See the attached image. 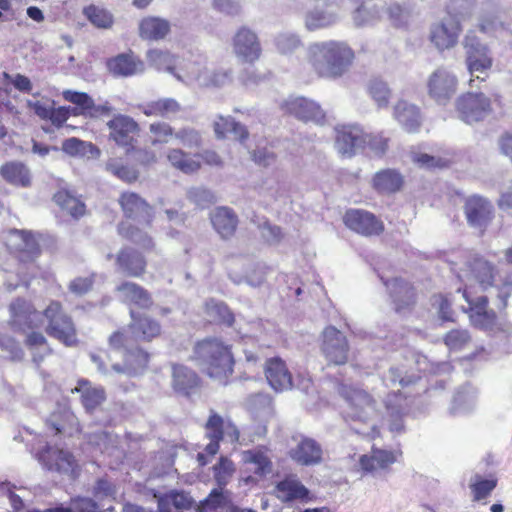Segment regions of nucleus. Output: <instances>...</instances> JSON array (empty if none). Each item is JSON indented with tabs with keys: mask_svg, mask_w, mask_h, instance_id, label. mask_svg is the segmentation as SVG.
<instances>
[{
	"mask_svg": "<svg viewBox=\"0 0 512 512\" xmlns=\"http://www.w3.org/2000/svg\"><path fill=\"white\" fill-rule=\"evenodd\" d=\"M191 360L205 376L224 386L230 383L235 372L233 345L218 336L197 340L193 345Z\"/></svg>",
	"mask_w": 512,
	"mask_h": 512,
	"instance_id": "obj_2",
	"label": "nucleus"
},
{
	"mask_svg": "<svg viewBox=\"0 0 512 512\" xmlns=\"http://www.w3.org/2000/svg\"><path fill=\"white\" fill-rule=\"evenodd\" d=\"M251 158L257 165L268 167L276 162L277 155L267 148H258L251 153Z\"/></svg>",
	"mask_w": 512,
	"mask_h": 512,
	"instance_id": "obj_61",
	"label": "nucleus"
},
{
	"mask_svg": "<svg viewBox=\"0 0 512 512\" xmlns=\"http://www.w3.org/2000/svg\"><path fill=\"white\" fill-rule=\"evenodd\" d=\"M273 495L282 504L308 503L314 499L310 490L293 474L286 475L276 482Z\"/></svg>",
	"mask_w": 512,
	"mask_h": 512,
	"instance_id": "obj_24",
	"label": "nucleus"
},
{
	"mask_svg": "<svg viewBox=\"0 0 512 512\" xmlns=\"http://www.w3.org/2000/svg\"><path fill=\"white\" fill-rule=\"evenodd\" d=\"M115 291L124 303L140 309L148 310L154 304L151 293L136 282L123 281L115 287Z\"/></svg>",
	"mask_w": 512,
	"mask_h": 512,
	"instance_id": "obj_34",
	"label": "nucleus"
},
{
	"mask_svg": "<svg viewBox=\"0 0 512 512\" xmlns=\"http://www.w3.org/2000/svg\"><path fill=\"white\" fill-rule=\"evenodd\" d=\"M205 436L210 442L205 446L204 452L197 454V461L200 466H206L211 458H213L220 449V442L224 437H228L230 442H238L240 432L238 428L231 422L225 421L216 412L212 411L205 424Z\"/></svg>",
	"mask_w": 512,
	"mask_h": 512,
	"instance_id": "obj_10",
	"label": "nucleus"
},
{
	"mask_svg": "<svg viewBox=\"0 0 512 512\" xmlns=\"http://www.w3.org/2000/svg\"><path fill=\"white\" fill-rule=\"evenodd\" d=\"M149 142L152 147L169 144L175 135V128L165 121H155L149 124Z\"/></svg>",
	"mask_w": 512,
	"mask_h": 512,
	"instance_id": "obj_46",
	"label": "nucleus"
},
{
	"mask_svg": "<svg viewBox=\"0 0 512 512\" xmlns=\"http://www.w3.org/2000/svg\"><path fill=\"white\" fill-rule=\"evenodd\" d=\"M463 212L469 226L486 231L495 217L492 202L484 196L473 194L464 199Z\"/></svg>",
	"mask_w": 512,
	"mask_h": 512,
	"instance_id": "obj_17",
	"label": "nucleus"
},
{
	"mask_svg": "<svg viewBox=\"0 0 512 512\" xmlns=\"http://www.w3.org/2000/svg\"><path fill=\"white\" fill-rule=\"evenodd\" d=\"M458 78L445 67H438L427 80V93L439 105H446L458 90Z\"/></svg>",
	"mask_w": 512,
	"mask_h": 512,
	"instance_id": "obj_15",
	"label": "nucleus"
},
{
	"mask_svg": "<svg viewBox=\"0 0 512 512\" xmlns=\"http://www.w3.org/2000/svg\"><path fill=\"white\" fill-rule=\"evenodd\" d=\"M354 58V51L346 43L324 41L310 45L307 64L315 77L335 80L349 70Z\"/></svg>",
	"mask_w": 512,
	"mask_h": 512,
	"instance_id": "obj_5",
	"label": "nucleus"
},
{
	"mask_svg": "<svg viewBox=\"0 0 512 512\" xmlns=\"http://www.w3.org/2000/svg\"><path fill=\"white\" fill-rule=\"evenodd\" d=\"M9 326L16 332L25 334L24 345L33 350L48 346V340L39 330V312L34 303L25 297H16L8 305Z\"/></svg>",
	"mask_w": 512,
	"mask_h": 512,
	"instance_id": "obj_7",
	"label": "nucleus"
},
{
	"mask_svg": "<svg viewBox=\"0 0 512 512\" xmlns=\"http://www.w3.org/2000/svg\"><path fill=\"white\" fill-rule=\"evenodd\" d=\"M335 15L320 10H313L306 14L305 26L308 30L314 31L333 24Z\"/></svg>",
	"mask_w": 512,
	"mask_h": 512,
	"instance_id": "obj_54",
	"label": "nucleus"
},
{
	"mask_svg": "<svg viewBox=\"0 0 512 512\" xmlns=\"http://www.w3.org/2000/svg\"><path fill=\"white\" fill-rule=\"evenodd\" d=\"M288 455L300 466H315L323 461L321 444L307 436H301L297 444L289 450Z\"/></svg>",
	"mask_w": 512,
	"mask_h": 512,
	"instance_id": "obj_30",
	"label": "nucleus"
},
{
	"mask_svg": "<svg viewBox=\"0 0 512 512\" xmlns=\"http://www.w3.org/2000/svg\"><path fill=\"white\" fill-rule=\"evenodd\" d=\"M263 372L268 385L276 393L293 389V374L286 361L280 356L267 358L263 366Z\"/></svg>",
	"mask_w": 512,
	"mask_h": 512,
	"instance_id": "obj_22",
	"label": "nucleus"
},
{
	"mask_svg": "<svg viewBox=\"0 0 512 512\" xmlns=\"http://www.w3.org/2000/svg\"><path fill=\"white\" fill-rule=\"evenodd\" d=\"M386 285L390 289L395 312L398 314L411 312L417 301V292L414 285L402 278H394Z\"/></svg>",
	"mask_w": 512,
	"mask_h": 512,
	"instance_id": "obj_28",
	"label": "nucleus"
},
{
	"mask_svg": "<svg viewBox=\"0 0 512 512\" xmlns=\"http://www.w3.org/2000/svg\"><path fill=\"white\" fill-rule=\"evenodd\" d=\"M502 97L494 94L493 98L483 92L467 91L455 101V110L459 118L467 124L483 121L493 112V103L501 105Z\"/></svg>",
	"mask_w": 512,
	"mask_h": 512,
	"instance_id": "obj_11",
	"label": "nucleus"
},
{
	"mask_svg": "<svg viewBox=\"0 0 512 512\" xmlns=\"http://www.w3.org/2000/svg\"><path fill=\"white\" fill-rule=\"evenodd\" d=\"M404 186L402 174L391 168L381 169L371 178V187L379 195H392Z\"/></svg>",
	"mask_w": 512,
	"mask_h": 512,
	"instance_id": "obj_35",
	"label": "nucleus"
},
{
	"mask_svg": "<svg viewBox=\"0 0 512 512\" xmlns=\"http://www.w3.org/2000/svg\"><path fill=\"white\" fill-rule=\"evenodd\" d=\"M391 139L384 132H365V148H368L373 156L382 158L389 150Z\"/></svg>",
	"mask_w": 512,
	"mask_h": 512,
	"instance_id": "obj_51",
	"label": "nucleus"
},
{
	"mask_svg": "<svg viewBox=\"0 0 512 512\" xmlns=\"http://www.w3.org/2000/svg\"><path fill=\"white\" fill-rule=\"evenodd\" d=\"M8 246L14 257L23 264L34 263L42 252L37 235L29 230L11 229Z\"/></svg>",
	"mask_w": 512,
	"mask_h": 512,
	"instance_id": "obj_16",
	"label": "nucleus"
},
{
	"mask_svg": "<svg viewBox=\"0 0 512 512\" xmlns=\"http://www.w3.org/2000/svg\"><path fill=\"white\" fill-rule=\"evenodd\" d=\"M167 161L176 170L187 174H195L203 165L219 167L223 164L220 155L210 149L190 153L182 148H171L166 154Z\"/></svg>",
	"mask_w": 512,
	"mask_h": 512,
	"instance_id": "obj_12",
	"label": "nucleus"
},
{
	"mask_svg": "<svg viewBox=\"0 0 512 512\" xmlns=\"http://www.w3.org/2000/svg\"><path fill=\"white\" fill-rule=\"evenodd\" d=\"M118 204L123 214V220L117 225L118 234L126 240L141 244L146 251H153V238L142 232V228H150L153 224L155 212L152 205L133 191L121 192Z\"/></svg>",
	"mask_w": 512,
	"mask_h": 512,
	"instance_id": "obj_3",
	"label": "nucleus"
},
{
	"mask_svg": "<svg viewBox=\"0 0 512 512\" xmlns=\"http://www.w3.org/2000/svg\"><path fill=\"white\" fill-rule=\"evenodd\" d=\"M53 200L59 207L66 210L73 218H80L86 213L85 204L66 189L58 190L54 194Z\"/></svg>",
	"mask_w": 512,
	"mask_h": 512,
	"instance_id": "obj_45",
	"label": "nucleus"
},
{
	"mask_svg": "<svg viewBox=\"0 0 512 512\" xmlns=\"http://www.w3.org/2000/svg\"><path fill=\"white\" fill-rule=\"evenodd\" d=\"M83 14L89 22L97 28L109 29L113 26L114 17L112 13L104 7L90 4L84 7Z\"/></svg>",
	"mask_w": 512,
	"mask_h": 512,
	"instance_id": "obj_49",
	"label": "nucleus"
},
{
	"mask_svg": "<svg viewBox=\"0 0 512 512\" xmlns=\"http://www.w3.org/2000/svg\"><path fill=\"white\" fill-rule=\"evenodd\" d=\"M461 32V23L456 19H449L434 23L430 28L429 39L442 52L456 46Z\"/></svg>",
	"mask_w": 512,
	"mask_h": 512,
	"instance_id": "obj_27",
	"label": "nucleus"
},
{
	"mask_svg": "<svg viewBox=\"0 0 512 512\" xmlns=\"http://www.w3.org/2000/svg\"><path fill=\"white\" fill-rule=\"evenodd\" d=\"M368 91L379 107H386L388 105L391 91L385 82L380 79H372L369 82Z\"/></svg>",
	"mask_w": 512,
	"mask_h": 512,
	"instance_id": "obj_55",
	"label": "nucleus"
},
{
	"mask_svg": "<svg viewBox=\"0 0 512 512\" xmlns=\"http://www.w3.org/2000/svg\"><path fill=\"white\" fill-rule=\"evenodd\" d=\"M171 30L167 19L157 16H145L139 21V37L147 41H159L164 39Z\"/></svg>",
	"mask_w": 512,
	"mask_h": 512,
	"instance_id": "obj_38",
	"label": "nucleus"
},
{
	"mask_svg": "<svg viewBox=\"0 0 512 512\" xmlns=\"http://www.w3.org/2000/svg\"><path fill=\"white\" fill-rule=\"evenodd\" d=\"M459 291H462V295L468 303V308L465 312L468 314L470 322L474 327L481 330H492L498 325V313L502 314L503 311L500 312L498 310L497 312L490 308L487 296L471 298L466 288L459 289Z\"/></svg>",
	"mask_w": 512,
	"mask_h": 512,
	"instance_id": "obj_14",
	"label": "nucleus"
},
{
	"mask_svg": "<svg viewBox=\"0 0 512 512\" xmlns=\"http://www.w3.org/2000/svg\"><path fill=\"white\" fill-rule=\"evenodd\" d=\"M401 456V452L386 450L372 446L369 454L361 455L359 465L363 472L374 474L387 471Z\"/></svg>",
	"mask_w": 512,
	"mask_h": 512,
	"instance_id": "obj_33",
	"label": "nucleus"
},
{
	"mask_svg": "<svg viewBox=\"0 0 512 512\" xmlns=\"http://www.w3.org/2000/svg\"><path fill=\"white\" fill-rule=\"evenodd\" d=\"M443 341L450 350H460L470 341V335L467 330L453 329L445 334Z\"/></svg>",
	"mask_w": 512,
	"mask_h": 512,
	"instance_id": "obj_56",
	"label": "nucleus"
},
{
	"mask_svg": "<svg viewBox=\"0 0 512 512\" xmlns=\"http://www.w3.org/2000/svg\"><path fill=\"white\" fill-rule=\"evenodd\" d=\"M141 251L130 247H122L115 256V264L117 269L125 276L131 278H142L147 272V259L144 253L147 252L143 249L141 244Z\"/></svg>",
	"mask_w": 512,
	"mask_h": 512,
	"instance_id": "obj_25",
	"label": "nucleus"
},
{
	"mask_svg": "<svg viewBox=\"0 0 512 512\" xmlns=\"http://www.w3.org/2000/svg\"><path fill=\"white\" fill-rule=\"evenodd\" d=\"M71 393L80 395V403L88 414H93L107 399L104 387L93 385L91 381L85 378L77 380V384L71 389Z\"/></svg>",
	"mask_w": 512,
	"mask_h": 512,
	"instance_id": "obj_31",
	"label": "nucleus"
},
{
	"mask_svg": "<svg viewBox=\"0 0 512 512\" xmlns=\"http://www.w3.org/2000/svg\"><path fill=\"white\" fill-rule=\"evenodd\" d=\"M394 118L407 132H416L422 124L420 109L405 101L399 100L394 106Z\"/></svg>",
	"mask_w": 512,
	"mask_h": 512,
	"instance_id": "obj_39",
	"label": "nucleus"
},
{
	"mask_svg": "<svg viewBox=\"0 0 512 512\" xmlns=\"http://www.w3.org/2000/svg\"><path fill=\"white\" fill-rule=\"evenodd\" d=\"M130 329L142 340L150 342L162 333L160 322L148 315L130 310Z\"/></svg>",
	"mask_w": 512,
	"mask_h": 512,
	"instance_id": "obj_36",
	"label": "nucleus"
},
{
	"mask_svg": "<svg viewBox=\"0 0 512 512\" xmlns=\"http://www.w3.org/2000/svg\"><path fill=\"white\" fill-rule=\"evenodd\" d=\"M2 76L4 80L11 82L15 89L18 91L24 93H30L32 91V82L27 76L16 74L14 77H12L7 72H3Z\"/></svg>",
	"mask_w": 512,
	"mask_h": 512,
	"instance_id": "obj_62",
	"label": "nucleus"
},
{
	"mask_svg": "<svg viewBox=\"0 0 512 512\" xmlns=\"http://www.w3.org/2000/svg\"><path fill=\"white\" fill-rule=\"evenodd\" d=\"M47 426L55 435L67 434L69 436L81 431L80 423L74 413L59 411L53 413L47 420Z\"/></svg>",
	"mask_w": 512,
	"mask_h": 512,
	"instance_id": "obj_42",
	"label": "nucleus"
},
{
	"mask_svg": "<svg viewBox=\"0 0 512 512\" xmlns=\"http://www.w3.org/2000/svg\"><path fill=\"white\" fill-rule=\"evenodd\" d=\"M96 274L91 273L88 276H79L74 278L68 285V289L71 293L82 296L89 293L94 286Z\"/></svg>",
	"mask_w": 512,
	"mask_h": 512,
	"instance_id": "obj_57",
	"label": "nucleus"
},
{
	"mask_svg": "<svg viewBox=\"0 0 512 512\" xmlns=\"http://www.w3.org/2000/svg\"><path fill=\"white\" fill-rule=\"evenodd\" d=\"M343 222L350 230L366 236H378L385 226L375 214L363 209H348L343 215Z\"/></svg>",
	"mask_w": 512,
	"mask_h": 512,
	"instance_id": "obj_21",
	"label": "nucleus"
},
{
	"mask_svg": "<svg viewBox=\"0 0 512 512\" xmlns=\"http://www.w3.org/2000/svg\"><path fill=\"white\" fill-rule=\"evenodd\" d=\"M0 175L9 184L27 188L32 184V177L28 167L18 161L4 163L0 167Z\"/></svg>",
	"mask_w": 512,
	"mask_h": 512,
	"instance_id": "obj_41",
	"label": "nucleus"
},
{
	"mask_svg": "<svg viewBox=\"0 0 512 512\" xmlns=\"http://www.w3.org/2000/svg\"><path fill=\"white\" fill-rule=\"evenodd\" d=\"M105 166L108 172L125 183L132 184L139 178V171L134 166L123 163L121 159L110 158Z\"/></svg>",
	"mask_w": 512,
	"mask_h": 512,
	"instance_id": "obj_47",
	"label": "nucleus"
},
{
	"mask_svg": "<svg viewBox=\"0 0 512 512\" xmlns=\"http://www.w3.org/2000/svg\"><path fill=\"white\" fill-rule=\"evenodd\" d=\"M206 315L211 317L214 322L227 327H232L235 323V315L228 305L222 301L210 298L204 303Z\"/></svg>",
	"mask_w": 512,
	"mask_h": 512,
	"instance_id": "obj_44",
	"label": "nucleus"
},
{
	"mask_svg": "<svg viewBox=\"0 0 512 512\" xmlns=\"http://www.w3.org/2000/svg\"><path fill=\"white\" fill-rule=\"evenodd\" d=\"M235 119L228 116H219L214 122L213 128L218 139H224L230 135L231 130L235 127Z\"/></svg>",
	"mask_w": 512,
	"mask_h": 512,
	"instance_id": "obj_60",
	"label": "nucleus"
},
{
	"mask_svg": "<svg viewBox=\"0 0 512 512\" xmlns=\"http://www.w3.org/2000/svg\"><path fill=\"white\" fill-rule=\"evenodd\" d=\"M130 337L124 329L114 331L108 339L110 347L122 351V363H115L112 369L121 374L135 377L143 374L150 362V354L140 346L128 347Z\"/></svg>",
	"mask_w": 512,
	"mask_h": 512,
	"instance_id": "obj_8",
	"label": "nucleus"
},
{
	"mask_svg": "<svg viewBox=\"0 0 512 512\" xmlns=\"http://www.w3.org/2000/svg\"><path fill=\"white\" fill-rule=\"evenodd\" d=\"M202 384V378L192 368L179 363L171 365V386L176 393L189 397L199 391Z\"/></svg>",
	"mask_w": 512,
	"mask_h": 512,
	"instance_id": "obj_26",
	"label": "nucleus"
},
{
	"mask_svg": "<svg viewBox=\"0 0 512 512\" xmlns=\"http://www.w3.org/2000/svg\"><path fill=\"white\" fill-rule=\"evenodd\" d=\"M339 393L348 403V415L354 420L366 421L376 411V400L363 389L342 384Z\"/></svg>",
	"mask_w": 512,
	"mask_h": 512,
	"instance_id": "obj_18",
	"label": "nucleus"
},
{
	"mask_svg": "<svg viewBox=\"0 0 512 512\" xmlns=\"http://www.w3.org/2000/svg\"><path fill=\"white\" fill-rule=\"evenodd\" d=\"M231 80L230 71L218 70L214 71L206 80V85L209 87H222L229 83Z\"/></svg>",
	"mask_w": 512,
	"mask_h": 512,
	"instance_id": "obj_64",
	"label": "nucleus"
},
{
	"mask_svg": "<svg viewBox=\"0 0 512 512\" xmlns=\"http://www.w3.org/2000/svg\"><path fill=\"white\" fill-rule=\"evenodd\" d=\"M335 148L343 157H353L358 149L365 148L364 129L355 124L337 126L335 128Z\"/></svg>",
	"mask_w": 512,
	"mask_h": 512,
	"instance_id": "obj_23",
	"label": "nucleus"
},
{
	"mask_svg": "<svg viewBox=\"0 0 512 512\" xmlns=\"http://www.w3.org/2000/svg\"><path fill=\"white\" fill-rule=\"evenodd\" d=\"M234 472L235 465L233 461L226 456H221L213 466L214 479L220 489H223L229 483Z\"/></svg>",
	"mask_w": 512,
	"mask_h": 512,
	"instance_id": "obj_53",
	"label": "nucleus"
},
{
	"mask_svg": "<svg viewBox=\"0 0 512 512\" xmlns=\"http://www.w3.org/2000/svg\"><path fill=\"white\" fill-rule=\"evenodd\" d=\"M349 343L345 335L333 326L323 332L322 353L329 366H341L348 362Z\"/></svg>",
	"mask_w": 512,
	"mask_h": 512,
	"instance_id": "obj_19",
	"label": "nucleus"
},
{
	"mask_svg": "<svg viewBox=\"0 0 512 512\" xmlns=\"http://www.w3.org/2000/svg\"><path fill=\"white\" fill-rule=\"evenodd\" d=\"M230 500L223 489H213L203 503L204 510H216L228 506Z\"/></svg>",
	"mask_w": 512,
	"mask_h": 512,
	"instance_id": "obj_58",
	"label": "nucleus"
},
{
	"mask_svg": "<svg viewBox=\"0 0 512 512\" xmlns=\"http://www.w3.org/2000/svg\"><path fill=\"white\" fill-rule=\"evenodd\" d=\"M249 461L257 466L255 473L260 476L264 475L271 468V461L261 452L251 454Z\"/></svg>",
	"mask_w": 512,
	"mask_h": 512,
	"instance_id": "obj_63",
	"label": "nucleus"
},
{
	"mask_svg": "<svg viewBox=\"0 0 512 512\" xmlns=\"http://www.w3.org/2000/svg\"><path fill=\"white\" fill-rule=\"evenodd\" d=\"M284 113L294 116L304 122H319L325 118V114L321 107L304 97L291 98L282 103Z\"/></svg>",
	"mask_w": 512,
	"mask_h": 512,
	"instance_id": "obj_32",
	"label": "nucleus"
},
{
	"mask_svg": "<svg viewBox=\"0 0 512 512\" xmlns=\"http://www.w3.org/2000/svg\"><path fill=\"white\" fill-rule=\"evenodd\" d=\"M435 298L440 319L446 322H454V312L450 298L443 294H438Z\"/></svg>",
	"mask_w": 512,
	"mask_h": 512,
	"instance_id": "obj_59",
	"label": "nucleus"
},
{
	"mask_svg": "<svg viewBox=\"0 0 512 512\" xmlns=\"http://www.w3.org/2000/svg\"><path fill=\"white\" fill-rule=\"evenodd\" d=\"M148 65L157 71H164L176 75L178 57L168 50L158 48L149 49L146 53Z\"/></svg>",
	"mask_w": 512,
	"mask_h": 512,
	"instance_id": "obj_43",
	"label": "nucleus"
},
{
	"mask_svg": "<svg viewBox=\"0 0 512 512\" xmlns=\"http://www.w3.org/2000/svg\"><path fill=\"white\" fill-rule=\"evenodd\" d=\"M452 270L461 281L474 282L483 290L496 287L500 300L499 311L502 312L508 307V299L512 295V279L509 276L501 279L497 284L499 270L478 253H466L458 263H453Z\"/></svg>",
	"mask_w": 512,
	"mask_h": 512,
	"instance_id": "obj_4",
	"label": "nucleus"
},
{
	"mask_svg": "<svg viewBox=\"0 0 512 512\" xmlns=\"http://www.w3.org/2000/svg\"><path fill=\"white\" fill-rule=\"evenodd\" d=\"M107 71L114 77H132L145 71V63L132 50L110 57L105 62Z\"/></svg>",
	"mask_w": 512,
	"mask_h": 512,
	"instance_id": "obj_29",
	"label": "nucleus"
},
{
	"mask_svg": "<svg viewBox=\"0 0 512 512\" xmlns=\"http://www.w3.org/2000/svg\"><path fill=\"white\" fill-rule=\"evenodd\" d=\"M235 56L245 64H254L262 55V46L258 35L249 27L242 26L232 37Z\"/></svg>",
	"mask_w": 512,
	"mask_h": 512,
	"instance_id": "obj_20",
	"label": "nucleus"
},
{
	"mask_svg": "<svg viewBox=\"0 0 512 512\" xmlns=\"http://www.w3.org/2000/svg\"><path fill=\"white\" fill-rule=\"evenodd\" d=\"M215 231L222 239L232 238L238 227V216L228 207H217L210 216Z\"/></svg>",
	"mask_w": 512,
	"mask_h": 512,
	"instance_id": "obj_37",
	"label": "nucleus"
},
{
	"mask_svg": "<svg viewBox=\"0 0 512 512\" xmlns=\"http://www.w3.org/2000/svg\"><path fill=\"white\" fill-rule=\"evenodd\" d=\"M174 140L186 148H200L203 145V137L199 130L191 126H184L175 130Z\"/></svg>",
	"mask_w": 512,
	"mask_h": 512,
	"instance_id": "obj_52",
	"label": "nucleus"
},
{
	"mask_svg": "<svg viewBox=\"0 0 512 512\" xmlns=\"http://www.w3.org/2000/svg\"><path fill=\"white\" fill-rule=\"evenodd\" d=\"M47 324L45 332L65 347H76L80 343L78 329L72 316L66 313L63 304L51 300L42 311Z\"/></svg>",
	"mask_w": 512,
	"mask_h": 512,
	"instance_id": "obj_9",
	"label": "nucleus"
},
{
	"mask_svg": "<svg viewBox=\"0 0 512 512\" xmlns=\"http://www.w3.org/2000/svg\"><path fill=\"white\" fill-rule=\"evenodd\" d=\"M413 161L420 168L426 170L445 169L450 167L453 162L448 152L437 156H432L427 153H418L413 157Z\"/></svg>",
	"mask_w": 512,
	"mask_h": 512,
	"instance_id": "obj_50",
	"label": "nucleus"
},
{
	"mask_svg": "<svg viewBox=\"0 0 512 512\" xmlns=\"http://www.w3.org/2000/svg\"><path fill=\"white\" fill-rule=\"evenodd\" d=\"M34 97L39 98L26 102L29 111L57 130L61 129L71 116L100 119L109 116L113 110L109 103L96 104L88 93L70 89L64 90L62 97L65 101L72 103L73 107H57L54 99L40 96V93H35Z\"/></svg>",
	"mask_w": 512,
	"mask_h": 512,
	"instance_id": "obj_1",
	"label": "nucleus"
},
{
	"mask_svg": "<svg viewBox=\"0 0 512 512\" xmlns=\"http://www.w3.org/2000/svg\"><path fill=\"white\" fill-rule=\"evenodd\" d=\"M465 49V64L471 77L468 81L470 88L476 87V81H485V77L474 76L475 73H485L493 66V57L487 45L483 44L476 36L466 35L463 40Z\"/></svg>",
	"mask_w": 512,
	"mask_h": 512,
	"instance_id": "obj_13",
	"label": "nucleus"
},
{
	"mask_svg": "<svg viewBox=\"0 0 512 512\" xmlns=\"http://www.w3.org/2000/svg\"><path fill=\"white\" fill-rule=\"evenodd\" d=\"M180 103L174 98H158L138 105L146 117L169 118L181 111Z\"/></svg>",
	"mask_w": 512,
	"mask_h": 512,
	"instance_id": "obj_40",
	"label": "nucleus"
},
{
	"mask_svg": "<svg viewBox=\"0 0 512 512\" xmlns=\"http://www.w3.org/2000/svg\"><path fill=\"white\" fill-rule=\"evenodd\" d=\"M107 139L126 155H134L139 166L151 167L159 161L158 153L151 148H140L141 125L132 116L122 113L114 114L107 122Z\"/></svg>",
	"mask_w": 512,
	"mask_h": 512,
	"instance_id": "obj_6",
	"label": "nucleus"
},
{
	"mask_svg": "<svg viewBox=\"0 0 512 512\" xmlns=\"http://www.w3.org/2000/svg\"><path fill=\"white\" fill-rule=\"evenodd\" d=\"M498 479L495 475H489L488 478L476 474L469 484L473 501H480L491 495L497 487Z\"/></svg>",
	"mask_w": 512,
	"mask_h": 512,
	"instance_id": "obj_48",
	"label": "nucleus"
}]
</instances>
